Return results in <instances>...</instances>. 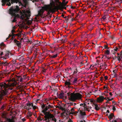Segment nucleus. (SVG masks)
Returning a JSON list of instances; mask_svg holds the SVG:
<instances>
[{"mask_svg": "<svg viewBox=\"0 0 122 122\" xmlns=\"http://www.w3.org/2000/svg\"><path fill=\"white\" fill-rule=\"evenodd\" d=\"M41 107L42 110V112L45 116L44 117L45 118V120H46L47 119H48V121H49V114L50 112H52L54 111V110L51 108H53L54 107L53 106H51L49 105L47 106L46 104H45L43 103H42L41 104Z\"/></svg>", "mask_w": 122, "mask_h": 122, "instance_id": "obj_1", "label": "nucleus"}, {"mask_svg": "<svg viewBox=\"0 0 122 122\" xmlns=\"http://www.w3.org/2000/svg\"><path fill=\"white\" fill-rule=\"evenodd\" d=\"M15 85V83L10 84H6L5 83L2 82L0 83V104L2 103L1 101L3 97L6 95L5 90L7 88L10 86H13Z\"/></svg>", "mask_w": 122, "mask_h": 122, "instance_id": "obj_2", "label": "nucleus"}, {"mask_svg": "<svg viewBox=\"0 0 122 122\" xmlns=\"http://www.w3.org/2000/svg\"><path fill=\"white\" fill-rule=\"evenodd\" d=\"M44 10L48 11V14H50V12H55L56 11L55 9L53 8L52 6L49 5H45V6L42 7V9H40L38 11V15L40 16H42L44 11Z\"/></svg>", "mask_w": 122, "mask_h": 122, "instance_id": "obj_3", "label": "nucleus"}, {"mask_svg": "<svg viewBox=\"0 0 122 122\" xmlns=\"http://www.w3.org/2000/svg\"><path fill=\"white\" fill-rule=\"evenodd\" d=\"M67 94L68 96L69 99L73 102L76 100L80 99L82 97V95L79 93H74L69 92L67 93Z\"/></svg>", "mask_w": 122, "mask_h": 122, "instance_id": "obj_4", "label": "nucleus"}, {"mask_svg": "<svg viewBox=\"0 0 122 122\" xmlns=\"http://www.w3.org/2000/svg\"><path fill=\"white\" fill-rule=\"evenodd\" d=\"M26 12L27 14L24 13L22 14L20 18L22 20H24L25 18H26L27 19H29V18L30 16V11L29 10H27Z\"/></svg>", "mask_w": 122, "mask_h": 122, "instance_id": "obj_5", "label": "nucleus"}, {"mask_svg": "<svg viewBox=\"0 0 122 122\" xmlns=\"http://www.w3.org/2000/svg\"><path fill=\"white\" fill-rule=\"evenodd\" d=\"M16 8L14 9L12 8L9 9V13L12 14L14 16L16 15V13L19 10V6H16Z\"/></svg>", "mask_w": 122, "mask_h": 122, "instance_id": "obj_6", "label": "nucleus"}, {"mask_svg": "<svg viewBox=\"0 0 122 122\" xmlns=\"http://www.w3.org/2000/svg\"><path fill=\"white\" fill-rule=\"evenodd\" d=\"M71 81L70 79L67 80L65 82V86H67L66 87L68 88H73V86H71L70 85L72 84L71 83Z\"/></svg>", "mask_w": 122, "mask_h": 122, "instance_id": "obj_7", "label": "nucleus"}, {"mask_svg": "<svg viewBox=\"0 0 122 122\" xmlns=\"http://www.w3.org/2000/svg\"><path fill=\"white\" fill-rule=\"evenodd\" d=\"M66 6V4L64 3H61V2H60L59 5L58 6L57 8L59 9H61L63 8L65 9L66 7H64Z\"/></svg>", "mask_w": 122, "mask_h": 122, "instance_id": "obj_8", "label": "nucleus"}, {"mask_svg": "<svg viewBox=\"0 0 122 122\" xmlns=\"http://www.w3.org/2000/svg\"><path fill=\"white\" fill-rule=\"evenodd\" d=\"M104 97L102 96H101L97 99V102L99 103L103 101Z\"/></svg>", "mask_w": 122, "mask_h": 122, "instance_id": "obj_9", "label": "nucleus"}, {"mask_svg": "<svg viewBox=\"0 0 122 122\" xmlns=\"http://www.w3.org/2000/svg\"><path fill=\"white\" fill-rule=\"evenodd\" d=\"M67 109H64V110H63L64 111L65 113H66L67 116L69 115L70 114H73V112H71L70 110H68Z\"/></svg>", "mask_w": 122, "mask_h": 122, "instance_id": "obj_10", "label": "nucleus"}, {"mask_svg": "<svg viewBox=\"0 0 122 122\" xmlns=\"http://www.w3.org/2000/svg\"><path fill=\"white\" fill-rule=\"evenodd\" d=\"M17 80L20 81V82H22L23 81V78L20 76H16Z\"/></svg>", "mask_w": 122, "mask_h": 122, "instance_id": "obj_11", "label": "nucleus"}, {"mask_svg": "<svg viewBox=\"0 0 122 122\" xmlns=\"http://www.w3.org/2000/svg\"><path fill=\"white\" fill-rule=\"evenodd\" d=\"M14 41L15 43L16 44L17 46H20L21 43L19 42V41H18L17 40L15 39L14 40Z\"/></svg>", "mask_w": 122, "mask_h": 122, "instance_id": "obj_12", "label": "nucleus"}, {"mask_svg": "<svg viewBox=\"0 0 122 122\" xmlns=\"http://www.w3.org/2000/svg\"><path fill=\"white\" fill-rule=\"evenodd\" d=\"M77 79L76 78H74L73 81H72V84L75 85V84H76L77 82Z\"/></svg>", "mask_w": 122, "mask_h": 122, "instance_id": "obj_13", "label": "nucleus"}, {"mask_svg": "<svg viewBox=\"0 0 122 122\" xmlns=\"http://www.w3.org/2000/svg\"><path fill=\"white\" fill-rule=\"evenodd\" d=\"M94 105L95 106V109L97 111H98L100 109V108L98 106V105L96 104H94Z\"/></svg>", "mask_w": 122, "mask_h": 122, "instance_id": "obj_14", "label": "nucleus"}, {"mask_svg": "<svg viewBox=\"0 0 122 122\" xmlns=\"http://www.w3.org/2000/svg\"><path fill=\"white\" fill-rule=\"evenodd\" d=\"M0 46L1 48H4L6 46L3 42H2L0 44Z\"/></svg>", "mask_w": 122, "mask_h": 122, "instance_id": "obj_15", "label": "nucleus"}, {"mask_svg": "<svg viewBox=\"0 0 122 122\" xmlns=\"http://www.w3.org/2000/svg\"><path fill=\"white\" fill-rule=\"evenodd\" d=\"M114 117V114L113 113H111L108 116V117L110 120L112 119L113 117Z\"/></svg>", "mask_w": 122, "mask_h": 122, "instance_id": "obj_16", "label": "nucleus"}, {"mask_svg": "<svg viewBox=\"0 0 122 122\" xmlns=\"http://www.w3.org/2000/svg\"><path fill=\"white\" fill-rule=\"evenodd\" d=\"M1 64L4 66H7L9 65V63L7 61H5L2 62Z\"/></svg>", "mask_w": 122, "mask_h": 122, "instance_id": "obj_17", "label": "nucleus"}, {"mask_svg": "<svg viewBox=\"0 0 122 122\" xmlns=\"http://www.w3.org/2000/svg\"><path fill=\"white\" fill-rule=\"evenodd\" d=\"M6 121L7 122H15L13 119H10V118H7Z\"/></svg>", "mask_w": 122, "mask_h": 122, "instance_id": "obj_18", "label": "nucleus"}, {"mask_svg": "<svg viewBox=\"0 0 122 122\" xmlns=\"http://www.w3.org/2000/svg\"><path fill=\"white\" fill-rule=\"evenodd\" d=\"M86 110V109L85 108V107H81V108H79L78 110L79 111H84Z\"/></svg>", "mask_w": 122, "mask_h": 122, "instance_id": "obj_19", "label": "nucleus"}, {"mask_svg": "<svg viewBox=\"0 0 122 122\" xmlns=\"http://www.w3.org/2000/svg\"><path fill=\"white\" fill-rule=\"evenodd\" d=\"M10 14L12 15V16H14V19L12 21V22H15L16 21V15L15 16H14L12 14Z\"/></svg>", "mask_w": 122, "mask_h": 122, "instance_id": "obj_20", "label": "nucleus"}, {"mask_svg": "<svg viewBox=\"0 0 122 122\" xmlns=\"http://www.w3.org/2000/svg\"><path fill=\"white\" fill-rule=\"evenodd\" d=\"M83 111H80L79 112L80 113L81 116H84L86 115V113L85 112H83Z\"/></svg>", "mask_w": 122, "mask_h": 122, "instance_id": "obj_21", "label": "nucleus"}, {"mask_svg": "<svg viewBox=\"0 0 122 122\" xmlns=\"http://www.w3.org/2000/svg\"><path fill=\"white\" fill-rule=\"evenodd\" d=\"M86 101H87V102H89L91 104H93V100L92 99L91 100L89 99H86Z\"/></svg>", "mask_w": 122, "mask_h": 122, "instance_id": "obj_22", "label": "nucleus"}, {"mask_svg": "<svg viewBox=\"0 0 122 122\" xmlns=\"http://www.w3.org/2000/svg\"><path fill=\"white\" fill-rule=\"evenodd\" d=\"M64 93H61L59 95V98H62L64 97Z\"/></svg>", "mask_w": 122, "mask_h": 122, "instance_id": "obj_23", "label": "nucleus"}, {"mask_svg": "<svg viewBox=\"0 0 122 122\" xmlns=\"http://www.w3.org/2000/svg\"><path fill=\"white\" fill-rule=\"evenodd\" d=\"M32 115V114L30 112H29L28 113L27 117L28 118H29Z\"/></svg>", "mask_w": 122, "mask_h": 122, "instance_id": "obj_24", "label": "nucleus"}, {"mask_svg": "<svg viewBox=\"0 0 122 122\" xmlns=\"http://www.w3.org/2000/svg\"><path fill=\"white\" fill-rule=\"evenodd\" d=\"M57 107L59 109L62 110H64V108L61 106V105H59L57 106Z\"/></svg>", "mask_w": 122, "mask_h": 122, "instance_id": "obj_25", "label": "nucleus"}, {"mask_svg": "<svg viewBox=\"0 0 122 122\" xmlns=\"http://www.w3.org/2000/svg\"><path fill=\"white\" fill-rule=\"evenodd\" d=\"M57 54H56L55 55L51 56V57L52 58H55L57 56Z\"/></svg>", "mask_w": 122, "mask_h": 122, "instance_id": "obj_26", "label": "nucleus"}, {"mask_svg": "<svg viewBox=\"0 0 122 122\" xmlns=\"http://www.w3.org/2000/svg\"><path fill=\"white\" fill-rule=\"evenodd\" d=\"M15 2L16 3H19L20 4H20H22L21 2L20 1V0H15Z\"/></svg>", "mask_w": 122, "mask_h": 122, "instance_id": "obj_27", "label": "nucleus"}, {"mask_svg": "<svg viewBox=\"0 0 122 122\" xmlns=\"http://www.w3.org/2000/svg\"><path fill=\"white\" fill-rule=\"evenodd\" d=\"M14 33L12 34V38L11 39V40L12 41L13 40V39H14L15 38V36L14 35Z\"/></svg>", "mask_w": 122, "mask_h": 122, "instance_id": "obj_28", "label": "nucleus"}, {"mask_svg": "<svg viewBox=\"0 0 122 122\" xmlns=\"http://www.w3.org/2000/svg\"><path fill=\"white\" fill-rule=\"evenodd\" d=\"M61 41L63 43L67 41V40L66 38L65 39H62Z\"/></svg>", "mask_w": 122, "mask_h": 122, "instance_id": "obj_29", "label": "nucleus"}, {"mask_svg": "<svg viewBox=\"0 0 122 122\" xmlns=\"http://www.w3.org/2000/svg\"><path fill=\"white\" fill-rule=\"evenodd\" d=\"M106 53L107 55H108L110 53V51L108 50H107L106 51Z\"/></svg>", "mask_w": 122, "mask_h": 122, "instance_id": "obj_30", "label": "nucleus"}, {"mask_svg": "<svg viewBox=\"0 0 122 122\" xmlns=\"http://www.w3.org/2000/svg\"><path fill=\"white\" fill-rule=\"evenodd\" d=\"M9 53L10 52L9 51L8 52V53H7L5 54V56L6 57H9Z\"/></svg>", "mask_w": 122, "mask_h": 122, "instance_id": "obj_31", "label": "nucleus"}, {"mask_svg": "<svg viewBox=\"0 0 122 122\" xmlns=\"http://www.w3.org/2000/svg\"><path fill=\"white\" fill-rule=\"evenodd\" d=\"M71 109V107L70 105H69L68 107H67L66 109H67L68 110H70V109Z\"/></svg>", "mask_w": 122, "mask_h": 122, "instance_id": "obj_32", "label": "nucleus"}, {"mask_svg": "<svg viewBox=\"0 0 122 122\" xmlns=\"http://www.w3.org/2000/svg\"><path fill=\"white\" fill-rule=\"evenodd\" d=\"M31 103H28L26 104V105L27 106H29L28 108H29L30 107V106H31Z\"/></svg>", "mask_w": 122, "mask_h": 122, "instance_id": "obj_33", "label": "nucleus"}, {"mask_svg": "<svg viewBox=\"0 0 122 122\" xmlns=\"http://www.w3.org/2000/svg\"><path fill=\"white\" fill-rule=\"evenodd\" d=\"M99 37L100 38H102V34L100 32H99Z\"/></svg>", "mask_w": 122, "mask_h": 122, "instance_id": "obj_34", "label": "nucleus"}, {"mask_svg": "<svg viewBox=\"0 0 122 122\" xmlns=\"http://www.w3.org/2000/svg\"><path fill=\"white\" fill-rule=\"evenodd\" d=\"M118 48L116 46L115 47V48L114 50L115 51L117 52L118 50Z\"/></svg>", "mask_w": 122, "mask_h": 122, "instance_id": "obj_35", "label": "nucleus"}, {"mask_svg": "<svg viewBox=\"0 0 122 122\" xmlns=\"http://www.w3.org/2000/svg\"><path fill=\"white\" fill-rule=\"evenodd\" d=\"M83 107H85V108L86 109V108H87V106L86 105V104L85 103H84V105H83Z\"/></svg>", "mask_w": 122, "mask_h": 122, "instance_id": "obj_36", "label": "nucleus"}, {"mask_svg": "<svg viewBox=\"0 0 122 122\" xmlns=\"http://www.w3.org/2000/svg\"><path fill=\"white\" fill-rule=\"evenodd\" d=\"M74 107H73V108H71L70 109V111H71V112H73V111H74Z\"/></svg>", "mask_w": 122, "mask_h": 122, "instance_id": "obj_37", "label": "nucleus"}, {"mask_svg": "<svg viewBox=\"0 0 122 122\" xmlns=\"http://www.w3.org/2000/svg\"><path fill=\"white\" fill-rule=\"evenodd\" d=\"M37 108H38V107L36 106H34L33 107V108L34 110H35Z\"/></svg>", "mask_w": 122, "mask_h": 122, "instance_id": "obj_38", "label": "nucleus"}, {"mask_svg": "<svg viewBox=\"0 0 122 122\" xmlns=\"http://www.w3.org/2000/svg\"><path fill=\"white\" fill-rule=\"evenodd\" d=\"M105 48L106 49H109V48L107 46L105 45L104 46Z\"/></svg>", "mask_w": 122, "mask_h": 122, "instance_id": "obj_39", "label": "nucleus"}, {"mask_svg": "<svg viewBox=\"0 0 122 122\" xmlns=\"http://www.w3.org/2000/svg\"><path fill=\"white\" fill-rule=\"evenodd\" d=\"M70 105H70V106L71 107V106H72V105H74L75 106V105H74L73 103L72 102H71L70 103Z\"/></svg>", "mask_w": 122, "mask_h": 122, "instance_id": "obj_40", "label": "nucleus"}, {"mask_svg": "<svg viewBox=\"0 0 122 122\" xmlns=\"http://www.w3.org/2000/svg\"><path fill=\"white\" fill-rule=\"evenodd\" d=\"M78 72V71H74L73 72V75H74L75 74H76Z\"/></svg>", "mask_w": 122, "mask_h": 122, "instance_id": "obj_41", "label": "nucleus"}, {"mask_svg": "<svg viewBox=\"0 0 122 122\" xmlns=\"http://www.w3.org/2000/svg\"><path fill=\"white\" fill-rule=\"evenodd\" d=\"M52 120L53 121H54L55 122H56V120L55 118H52Z\"/></svg>", "mask_w": 122, "mask_h": 122, "instance_id": "obj_42", "label": "nucleus"}, {"mask_svg": "<svg viewBox=\"0 0 122 122\" xmlns=\"http://www.w3.org/2000/svg\"><path fill=\"white\" fill-rule=\"evenodd\" d=\"M15 31L14 30H12L11 31L12 34L14 33H15Z\"/></svg>", "mask_w": 122, "mask_h": 122, "instance_id": "obj_43", "label": "nucleus"}, {"mask_svg": "<svg viewBox=\"0 0 122 122\" xmlns=\"http://www.w3.org/2000/svg\"><path fill=\"white\" fill-rule=\"evenodd\" d=\"M116 108H115V106H113V108H112V110H113V111H115L116 110Z\"/></svg>", "mask_w": 122, "mask_h": 122, "instance_id": "obj_44", "label": "nucleus"}, {"mask_svg": "<svg viewBox=\"0 0 122 122\" xmlns=\"http://www.w3.org/2000/svg\"><path fill=\"white\" fill-rule=\"evenodd\" d=\"M117 57H119L122 59V56H120H120H117Z\"/></svg>", "mask_w": 122, "mask_h": 122, "instance_id": "obj_45", "label": "nucleus"}, {"mask_svg": "<svg viewBox=\"0 0 122 122\" xmlns=\"http://www.w3.org/2000/svg\"><path fill=\"white\" fill-rule=\"evenodd\" d=\"M100 61L99 60H97V64H99L100 63Z\"/></svg>", "mask_w": 122, "mask_h": 122, "instance_id": "obj_46", "label": "nucleus"}, {"mask_svg": "<svg viewBox=\"0 0 122 122\" xmlns=\"http://www.w3.org/2000/svg\"><path fill=\"white\" fill-rule=\"evenodd\" d=\"M104 78L105 80H107V79L108 77L107 76H105L104 77Z\"/></svg>", "mask_w": 122, "mask_h": 122, "instance_id": "obj_47", "label": "nucleus"}, {"mask_svg": "<svg viewBox=\"0 0 122 122\" xmlns=\"http://www.w3.org/2000/svg\"><path fill=\"white\" fill-rule=\"evenodd\" d=\"M118 2H120L121 3H122V0H119L118 1Z\"/></svg>", "mask_w": 122, "mask_h": 122, "instance_id": "obj_48", "label": "nucleus"}, {"mask_svg": "<svg viewBox=\"0 0 122 122\" xmlns=\"http://www.w3.org/2000/svg\"><path fill=\"white\" fill-rule=\"evenodd\" d=\"M103 88L104 89L107 88V85H105L104 86Z\"/></svg>", "mask_w": 122, "mask_h": 122, "instance_id": "obj_49", "label": "nucleus"}, {"mask_svg": "<svg viewBox=\"0 0 122 122\" xmlns=\"http://www.w3.org/2000/svg\"><path fill=\"white\" fill-rule=\"evenodd\" d=\"M11 4L10 2H9L8 3H7V5L9 6H10L11 5Z\"/></svg>", "mask_w": 122, "mask_h": 122, "instance_id": "obj_50", "label": "nucleus"}, {"mask_svg": "<svg viewBox=\"0 0 122 122\" xmlns=\"http://www.w3.org/2000/svg\"><path fill=\"white\" fill-rule=\"evenodd\" d=\"M46 69H45L43 68V70L42 71H43L44 72H45L46 70Z\"/></svg>", "mask_w": 122, "mask_h": 122, "instance_id": "obj_51", "label": "nucleus"}, {"mask_svg": "<svg viewBox=\"0 0 122 122\" xmlns=\"http://www.w3.org/2000/svg\"><path fill=\"white\" fill-rule=\"evenodd\" d=\"M22 120L23 122H24L26 120V119L25 118H23L22 119Z\"/></svg>", "mask_w": 122, "mask_h": 122, "instance_id": "obj_52", "label": "nucleus"}, {"mask_svg": "<svg viewBox=\"0 0 122 122\" xmlns=\"http://www.w3.org/2000/svg\"><path fill=\"white\" fill-rule=\"evenodd\" d=\"M0 55L1 56H2L4 55L3 52H0Z\"/></svg>", "mask_w": 122, "mask_h": 122, "instance_id": "obj_53", "label": "nucleus"}, {"mask_svg": "<svg viewBox=\"0 0 122 122\" xmlns=\"http://www.w3.org/2000/svg\"><path fill=\"white\" fill-rule=\"evenodd\" d=\"M103 20H105L106 19V17L105 16H103L102 17Z\"/></svg>", "mask_w": 122, "mask_h": 122, "instance_id": "obj_54", "label": "nucleus"}, {"mask_svg": "<svg viewBox=\"0 0 122 122\" xmlns=\"http://www.w3.org/2000/svg\"><path fill=\"white\" fill-rule=\"evenodd\" d=\"M104 67L105 68H106L107 66V65L106 64H105L104 65Z\"/></svg>", "mask_w": 122, "mask_h": 122, "instance_id": "obj_55", "label": "nucleus"}, {"mask_svg": "<svg viewBox=\"0 0 122 122\" xmlns=\"http://www.w3.org/2000/svg\"><path fill=\"white\" fill-rule=\"evenodd\" d=\"M28 42H30V44H31L32 43V41H31L30 40H28Z\"/></svg>", "mask_w": 122, "mask_h": 122, "instance_id": "obj_56", "label": "nucleus"}, {"mask_svg": "<svg viewBox=\"0 0 122 122\" xmlns=\"http://www.w3.org/2000/svg\"><path fill=\"white\" fill-rule=\"evenodd\" d=\"M86 110L88 112H90V110H89V108H86Z\"/></svg>", "mask_w": 122, "mask_h": 122, "instance_id": "obj_57", "label": "nucleus"}, {"mask_svg": "<svg viewBox=\"0 0 122 122\" xmlns=\"http://www.w3.org/2000/svg\"><path fill=\"white\" fill-rule=\"evenodd\" d=\"M118 58V60L119 61H121V59L120 58H119V57H117Z\"/></svg>", "mask_w": 122, "mask_h": 122, "instance_id": "obj_58", "label": "nucleus"}, {"mask_svg": "<svg viewBox=\"0 0 122 122\" xmlns=\"http://www.w3.org/2000/svg\"><path fill=\"white\" fill-rule=\"evenodd\" d=\"M116 70H113V72H114V73H115V75H116Z\"/></svg>", "mask_w": 122, "mask_h": 122, "instance_id": "obj_59", "label": "nucleus"}, {"mask_svg": "<svg viewBox=\"0 0 122 122\" xmlns=\"http://www.w3.org/2000/svg\"><path fill=\"white\" fill-rule=\"evenodd\" d=\"M71 8L72 9H74L75 8V7H73L72 5H71Z\"/></svg>", "mask_w": 122, "mask_h": 122, "instance_id": "obj_60", "label": "nucleus"}, {"mask_svg": "<svg viewBox=\"0 0 122 122\" xmlns=\"http://www.w3.org/2000/svg\"><path fill=\"white\" fill-rule=\"evenodd\" d=\"M103 80V77H102L101 78L100 80L101 81H102Z\"/></svg>", "mask_w": 122, "mask_h": 122, "instance_id": "obj_61", "label": "nucleus"}, {"mask_svg": "<svg viewBox=\"0 0 122 122\" xmlns=\"http://www.w3.org/2000/svg\"><path fill=\"white\" fill-rule=\"evenodd\" d=\"M19 37H20L21 36V35L20 34H19V35L18 36Z\"/></svg>", "mask_w": 122, "mask_h": 122, "instance_id": "obj_62", "label": "nucleus"}, {"mask_svg": "<svg viewBox=\"0 0 122 122\" xmlns=\"http://www.w3.org/2000/svg\"><path fill=\"white\" fill-rule=\"evenodd\" d=\"M68 122H73V121L71 120L70 119L68 121Z\"/></svg>", "mask_w": 122, "mask_h": 122, "instance_id": "obj_63", "label": "nucleus"}, {"mask_svg": "<svg viewBox=\"0 0 122 122\" xmlns=\"http://www.w3.org/2000/svg\"><path fill=\"white\" fill-rule=\"evenodd\" d=\"M120 56H122V52L121 51L120 52Z\"/></svg>", "mask_w": 122, "mask_h": 122, "instance_id": "obj_64", "label": "nucleus"}]
</instances>
